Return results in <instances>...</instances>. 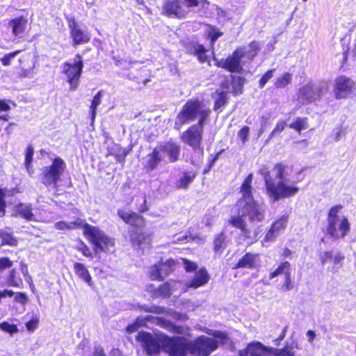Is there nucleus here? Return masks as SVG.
<instances>
[{"mask_svg": "<svg viewBox=\"0 0 356 356\" xmlns=\"http://www.w3.org/2000/svg\"><path fill=\"white\" fill-rule=\"evenodd\" d=\"M136 340L149 355L158 353L162 347L170 356H186L187 353L209 356L218 346L216 339L204 335L189 341L184 337L170 338L164 334L156 339L149 333L139 332Z\"/></svg>", "mask_w": 356, "mask_h": 356, "instance_id": "obj_1", "label": "nucleus"}, {"mask_svg": "<svg viewBox=\"0 0 356 356\" xmlns=\"http://www.w3.org/2000/svg\"><path fill=\"white\" fill-rule=\"evenodd\" d=\"M245 83V78L239 76H232V90L229 89L228 92H232L234 95H239L242 93L243 87ZM227 82L222 84L223 88H229V87H225V85H227Z\"/></svg>", "mask_w": 356, "mask_h": 356, "instance_id": "obj_29", "label": "nucleus"}, {"mask_svg": "<svg viewBox=\"0 0 356 356\" xmlns=\"http://www.w3.org/2000/svg\"><path fill=\"white\" fill-rule=\"evenodd\" d=\"M203 126L193 125L181 135V140L190 145L195 151L202 154L203 148L201 147Z\"/></svg>", "mask_w": 356, "mask_h": 356, "instance_id": "obj_14", "label": "nucleus"}, {"mask_svg": "<svg viewBox=\"0 0 356 356\" xmlns=\"http://www.w3.org/2000/svg\"><path fill=\"white\" fill-rule=\"evenodd\" d=\"M27 19L23 16L15 17L8 24L12 34L17 38H22L27 27Z\"/></svg>", "mask_w": 356, "mask_h": 356, "instance_id": "obj_21", "label": "nucleus"}, {"mask_svg": "<svg viewBox=\"0 0 356 356\" xmlns=\"http://www.w3.org/2000/svg\"><path fill=\"white\" fill-rule=\"evenodd\" d=\"M149 277L152 280H162V276L158 264L152 266L149 270Z\"/></svg>", "mask_w": 356, "mask_h": 356, "instance_id": "obj_51", "label": "nucleus"}, {"mask_svg": "<svg viewBox=\"0 0 356 356\" xmlns=\"http://www.w3.org/2000/svg\"><path fill=\"white\" fill-rule=\"evenodd\" d=\"M33 153H34L33 147L31 145L28 146L26 148V152L25 165H26V169L29 173L31 172H30V166H31V163L33 160Z\"/></svg>", "mask_w": 356, "mask_h": 356, "instance_id": "obj_49", "label": "nucleus"}, {"mask_svg": "<svg viewBox=\"0 0 356 356\" xmlns=\"http://www.w3.org/2000/svg\"><path fill=\"white\" fill-rule=\"evenodd\" d=\"M194 54L197 56L198 60L201 63L207 62L208 60V56L206 54L207 50L204 48V47L202 44H195L194 46Z\"/></svg>", "mask_w": 356, "mask_h": 356, "instance_id": "obj_39", "label": "nucleus"}, {"mask_svg": "<svg viewBox=\"0 0 356 356\" xmlns=\"http://www.w3.org/2000/svg\"><path fill=\"white\" fill-rule=\"evenodd\" d=\"M5 195L1 189H0V217L5 214V202L3 200Z\"/></svg>", "mask_w": 356, "mask_h": 356, "instance_id": "obj_61", "label": "nucleus"}, {"mask_svg": "<svg viewBox=\"0 0 356 356\" xmlns=\"http://www.w3.org/2000/svg\"><path fill=\"white\" fill-rule=\"evenodd\" d=\"M76 250L81 252L84 256L87 257H93V254L90 248L82 241H81L76 246Z\"/></svg>", "mask_w": 356, "mask_h": 356, "instance_id": "obj_53", "label": "nucleus"}, {"mask_svg": "<svg viewBox=\"0 0 356 356\" xmlns=\"http://www.w3.org/2000/svg\"><path fill=\"white\" fill-rule=\"evenodd\" d=\"M292 74L285 72L280 76L277 78L274 82V86L276 88H283L289 85L292 80Z\"/></svg>", "mask_w": 356, "mask_h": 356, "instance_id": "obj_36", "label": "nucleus"}, {"mask_svg": "<svg viewBox=\"0 0 356 356\" xmlns=\"http://www.w3.org/2000/svg\"><path fill=\"white\" fill-rule=\"evenodd\" d=\"M195 175L184 173L177 182V187L181 188H186L193 181Z\"/></svg>", "mask_w": 356, "mask_h": 356, "instance_id": "obj_40", "label": "nucleus"}, {"mask_svg": "<svg viewBox=\"0 0 356 356\" xmlns=\"http://www.w3.org/2000/svg\"><path fill=\"white\" fill-rule=\"evenodd\" d=\"M343 259H344V256L341 253L337 252V253L334 254L332 255V262L333 263V266L330 268L331 270L333 271V270H337V269H339L341 266L342 261H343Z\"/></svg>", "mask_w": 356, "mask_h": 356, "instance_id": "obj_45", "label": "nucleus"}, {"mask_svg": "<svg viewBox=\"0 0 356 356\" xmlns=\"http://www.w3.org/2000/svg\"><path fill=\"white\" fill-rule=\"evenodd\" d=\"M62 72L66 76L71 90H75L79 84V79L83 72V63L80 55H76L73 59L64 63Z\"/></svg>", "mask_w": 356, "mask_h": 356, "instance_id": "obj_10", "label": "nucleus"}, {"mask_svg": "<svg viewBox=\"0 0 356 356\" xmlns=\"http://www.w3.org/2000/svg\"><path fill=\"white\" fill-rule=\"evenodd\" d=\"M259 173L264 176L266 194L273 202L293 197L299 192L300 181L294 178L291 170L284 165L277 164L270 172L262 168Z\"/></svg>", "mask_w": 356, "mask_h": 356, "instance_id": "obj_2", "label": "nucleus"}, {"mask_svg": "<svg viewBox=\"0 0 356 356\" xmlns=\"http://www.w3.org/2000/svg\"><path fill=\"white\" fill-rule=\"evenodd\" d=\"M291 264L288 261H283L275 268L273 271L269 274V278L270 280L283 275L284 277L291 275Z\"/></svg>", "mask_w": 356, "mask_h": 356, "instance_id": "obj_31", "label": "nucleus"}, {"mask_svg": "<svg viewBox=\"0 0 356 356\" xmlns=\"http://www.w3.org/2000/svg\"><path fill=\"white\" fill-rule=\"evenodd\" d=\"M83 234L94 246L96 254L101 252L112 253L115 250V243L112 238L108 236L98 227L90 225H85Z\"/></svg>", "mask_w": 356, "mask_h": 356, "instance_id": "obj_6", "label": "nucleus"}, {"mask_svg": "<svg viewBox=\"0 0 356 356\" xmlns=\"http://www.w3.org/2000/svg\"><path fill=\"white\" fill-rule=\"evenodd\" d=\"M39 317L37 315L32 316L31 318L26 323V328L29 332H33L38 327Z\"/></svg>", "mask_w": 356, "mask_h": 356, "instance_id": "obj_46", "label": "nucleus"}, {"mask_svg": "<svg viewBox=\"0 0 356 356\" xmlns=\"http://www.w3.org/2000/svg\"><path fill=\"white\" fill-rule=\"evenodd\" d=\"M205 33L211 40V44L213 45L215 41L222 35V32L219 29L214 26L208 25L205 30Z\"/></svg>", "mask_w": 356, "mask_h": 356, "instance_id": "obj_35", "label": "nucleus"}, {"mask_svg": "<svg viewBox=\"0 0 356 356\" xmlns=\"http://www.w3.org/2000/svg\"><path fill=\"white\" fill-rule=\"evenodd\" d=\"M142 309L147 312L150 313H154V314H166L168 315L172 316L174 318L176 319H181L184 320L186 318V315L177 313V312H172V310L170 309H167L163 307L160 306H156V305H152V306H143Z\"/></svg>", "mask_w": 356, "mask_h": 356, "instance_id": "obj_25", "label": "nucleus"}, {"mask_svg": "<svg viewBox=\"0 0 356 356\" xmlns=\"http://www.w3.org/2000/svg\"><path fill=\"white\" fill-rule=\"evenodd\" d=\"M249 127L245 126L238 133V137L242 141L243 144H244L248 140L249 136Z\"/></svg>", "mask_w": 356, "mask_h": 356, "instance_id": "obj_57", "label": "nucleus"}, {"mask_svg": "<svg viewBox=\"0 0 356 356\" xmlns=\"http://www.w3.org/2000/svg\"><path fill=\"white\" fill-rule=\"evenodd\" d=\"M328 90L327 81L309 82L299 89L298 99L302 103L315 102L320 100Z\"/></svg>", "mask_w": 356, "mask_h": 356, "instance_id": "obj_9", "label": "nucleus"}, {"mask_svg": "<svg viewBox=\"0 0 356 356\" xmlns=\"http://www.w3.org/2000/svg\"><path fill=\"white\" fill-rule=\"evenodd\" d=\"M13 266V261L7 257L0 258V274Z\"/></svg>", "mask_w": 356, "mask_h": 356, "instance_id": "obj_56", "label": "nucleus"}, {"mask_svg": "<svg viewBox=\"0 0 356 356\" xmlns=\"http://www.w3.org/2000/svg\"><path fill=\"white\" fill-rule=\"evenodd\" d=\"M242 50V56L247 62H251L260 50L259 43L252 42L248 46L238 48Z\"/></svg>", "mask_w": 356, "mask_h": 356, "instance_id": "obj_26", "label": "nucleus"}, {"mask_svg": "<svg viewBox=\"0 0 356 356\" xmlns=\"http://www.w3.org/2000/svg\"><path fill=\"white\" fill-rule=\"evenodd\" d=\"M274 69L267 71L260 79L259 82V86L260 88H263L266 83L273 76Z\"/></svg>", "mask_w": 356, "mask_h": 356, "instance_id": "obj_54", "label": "nucleus"}, {"mask_svg": "<svg viewBox=\"0 0 356 356\" xmlns=\"http://www.w3.org/2000/svg\"><path fill=\"white\" fill-rule=\"evenodd\" d=\"M186 4L180 0H167L163 5V13L168 16L178 18L184 17L190 8L201 7L205 8L209 2L207 0H185Z\"/></svg>", "mask_w": 356, "mask_h": 356, "instance_id": "obj_8", "label": "nucleus"}, {"mask_svg": "<svg viewBox=\"0 0 356 356\" xmlns=\"http://www.w3.org/2000/svg\"><path fill=\"white\" fill-rule=\"evenodd\" d=\"M229 88L226 90H222L218 94V97L216 99L214 109L217 110L223 106L227 102V94Z\"/></svg>", "mask_w": 356, "mask_h": 356, "instance_id": "obj_43", "label": "nucleus"}, {"mask_svg": "<svg viewBox=\"0 0 356 356\" xmlns=\"http://www.w3.org/2000/svg\"><path fill=\"white\" fill-rule=\"evenodd\" d=\"M327 233L334 239L342 238L349 232L350 227L348 218L342 213V207L334 206L329 211Z\"/></svg>", "mask_w": 356, "mask_h": 356, "instance_id": "obj_5", "label": "nucleus"}, {"mask_svg": "<svg viewBox=\"0 0 356 356\" xmlns=\"http://www.w3.org/2000/svg\"><path fill=\"white\" fill-rule=\"evenodd\" d=\"M268 124V118L266 117H262L261 120V128L259 132V135H261L265 131V128Z\"/></svg>", "mask_w": 356, "mask_h": 356, "instance_id": "obj_63", "label": "nucleus"}, {"mask_svg": "<svg viewBox=\"0 0 356 356\" xmlns=\"http://www.w3.org/2000/svg\"><path fill=\"white\" fill-rule=\"evenodd\" d=\"M15 212L27 220H35L32 209L28 204H19L15 207Z\"/></svg>", "mask_w": 356, "mask_h": 356, "instance_id": "obj_32", "label": "nucleus"}, {"mask_svg": "<svg viewBox=\"0 0 356 356\" xmlns=\"http://www.w3.org/2000/svg\"><path fill=\"white\" fill-rule=\"evenodd\" d=\"M179 284V282H167L162 285H161L152 294L153 298H167L169 297L172 291H174V288Z\"/></svg>", "mask_w": 356, "mask_h": 356, "instance_id": "obj_28", "label": "nucleus"}, {"mask_svg": "<svg viewBox=\"0 0 356 356\" xmlns=\"http://www.w3.org/2000/svg\"><path fill=\"white\" fill-rule=\"evenodd\" d=\"M15 300L17 302H19L22 305H25L27 301L28 298L26 294L20 292H17L15 295Z\"/></svg>", "mask_w": 356, "mask_h": 356, "instance_id": "obj_60", "label": "nucleus"}, {"mask_svg": "<svg viewBox=\"0 0 356 356\" xmlns=\"http://www.w3.org/2000/svg\"><path fill=\"white\" fill-rule=\"evenodd\" d=\"M333 253L332 252H323L320 254V259L323 265L332 261Z\"/></svg>", "mask_w": 356, "mask_h": 356, "instance_id": "obj_58", "label": "nucleus"}, {"mask_svg": "<svg viewBox=\"0 0 356 356\" xmlns=\"http://www.w3.org/2000/svg\"><path fill=\"white\" fill-rule=\"evenodd\" d=\"M65 168V163L60 157L54 159L52 163L43 169V184L46 186L54 184L56 186Z\"/></svg>", "mask_w": 356, "mask_h": 356, "instance_id": "obj_11", "label": "nucleus"}, {"mask_svg": "<svg viewBox=\"0 0 356 356\" xmlns=\"http://www.w3.org/2000/svg\"><path fill=\"white\" fill-rule=\"evenodd\" d=\"M0 329L11 334L18 332L17 327L15 325L10 324L6 321L0 323Z\"/></svg>", "mask_w": 356, "mask_h": 356, "instance_id": "obj_48", "label": "nucleus"}, {"mask_svg": "<svg viewBox=\"0 0 356 356\" xmlns=\"http://www.w3.org/2000/svg\"><path fill=\"white\" fill-rule=\"evenodd\" d=\"M161 152L156 147L151 154H149L144 161V167L147 171H152L158 165L164 161L161 156Z\"/></svg>", "mask_w": 356, "mask_h": 356, "instance_id": "obj_24", "label": "nucleus"}, {"mask_svg": "<svg viewBox=\"0 0 356 356\" xmlns=\"http://www.w3.org/2000/svg\"><path fill=\"white\" fill-rule=\"evenodd\" d=\"M22 53L21 50H17L8 54H5L0 58V61L3 66H9L11 61L19 54Z\"/></svg>", "mask_w": 356, "mask_h": 356, "instance_id": "obj_41", "label": "nucleus"}, {"mask_svg": "<svg viewBox=\"0 0 356 356\" xmlns=\"http://www.w3.org/2000/svg\"><path fill=\"white\" fill-rule=\"evenodd\" d=\"M253 175L250 173L243 181L240 193L241 197L237 201L236 207L238 216H232L229 224L240 229L247 235L245 219L251 222H259L264 220L266 208L264 204L255 201L252 195V181Z\"/></svg>", "mask_w": 356, "mask_h": 356, "instance_id": "obj_3", "label": "nucleus"}, {"mask_svg": "<svg viewBox=\"0 0 356 356\" xmlns=\"http://www.w3.org/2000/svg\"><path fill=\"white\" fill-rule=\"evenodd\" d=\"M0 237L2 239L3 245H8L10 246L17 245V240L15 237L12 236L10 233L1 232Z\"/></svg>", "mask_w": 356, "mask_h": 356, "instance_id": "obj_44", "label": "nucleus"}, {"mask_svg": "<svg viewBox=\"0 0 356 356\" xmlns=\"http://www.w3.org/2000/svg\"><path fill=\"white\" fill-rule=\"evenodd\" d=\"M86 221L81 218H76L74 221L70 222H65V221H59L55 223V228L59 230H70L79 227H83L85 229V225H88Z\"/></svg>", "mask_w": 356, "mask_h": 356, "instance_id": "obj_27", "label": "nucleus"}, {"mask_svg": "<svg viewBox=\"0 0 356 356\" xmlns=\"http://www.w3.org/2000/svg\"><path fill=\"white\" fill-rule=\"evenodd\" d=\"M158 266H159L162 279H163L175 268L176 261L173 259H169L164 263H159Z\"/></svg>", "mask_w": 356, "mask_h": 356, "instance_id": "obj_34", "label": "nucleus"}, {"mask_svg": "<svg viewBox=\"0 0 356 356\" xmlns=\"http://www.w3.org/2000/svg\"><path fill=\"white\" fill-rule=\"evenodd\" d=\"M242 52L241 49L237 48L232 55L228 56L226 59L216 60V65L231 72L242 73L243 71V66L246 62L241 54Z\"/></svg>", "mask_w": 356, "mask_h": 356, "instance_id": "obj_13", "label": "nucleus"}, {"mask_svg": "<svg viewBox=\"0 0 356 356\" xmlns=\"http://www.w3.org/2000/svg\"><path fill=\"white\" fill-rule=\"evenodd\" d=\"M289 216V214L286 213L282 215L272 224L264 238L262 242L264 246H268V243L275 241L277 236L284 231L288 224Z\"/></svg>", "mask_w": 356, "mask_h": 356, "instance_id": "obj_15", "label": "nucleus"}, {"mask_svg": "<svg viewBox=\"0 0 356 356\" xmlns=\"http://www.w3.org/2000/svg\"><path fill=\"white\" fill-rule=\"evenodd\" d=\"M293 289L292 281L291 275L284 277V284L282 286V289L284 291H289Z\"/></svg>", "mask_w": 356, "mask_h": 356, "instance_id": "obj_59", "label": "nucleus"}, {"mask_svg": "<svg viewBox=\"0 0 356 356\" xmlns=\"http://www.w3.org/2000/svg\"><path fill=\"white\" fill-rule=\"evenodd\" d=\"M68 26L70 31V36L72 38L74 45H78L88 42L90 40V35L81 29L77 24L74 18L68 20Z\"/></svg>", "mask_w": 356, "mask_h": 356, "instance_id": "obj_17", "label": "nucleus"}, {"mask_svg": "<svg viewBox=\"0 0 356 356\" xmlns=\"http://www.w3.org/2000/svg\"><path fill=\"white\" fill-rule=\"evenodd\" d=\"M209 334H213L216 339L220 340V343H224V340L227 339V334L224 332L215 331L213 334L209 333Z\"/></svg>", "mask_w": 356, "mask_h": 356, "instance_id": "obj_62", "label": "nucleus"}, {"mask_svg": "<svg viewBox=\"0 0 356 356\" xmlns=\"http://www.w3.org/2000/svg\"><path fill=\"white\" fill-rule=\"evenodd\" d=\"M7 282L10 286L15 287H20L23 284L22 278L17 275L15 269L10 270L7 278Z\"/></svg>", "mask_w": 356, "mask_h": 356, "instance_id": "obj_38", "label": "nucleus"}, {"mask_svg": "<svg viewBox=\"0 0 356 356\" xmlns=\"http://www.w3.org/2000/svg\"><path fill=\"white\" fill-rule=\"evenodd\" d=\"M260 263L261 260L258 254L248 252L243 255L238 263L232 266V268H256L260 266Z\"/></svg>", "mask_w": 356, "mask_h": 356, "instance_id": "obj_20", "label": "nucleus"}, {"mask_svg": "<svg viewBox=\"0 0 356 356\" xmlns=\"http://www.w3.org/2000/svg\"><path fill=\"white\" fill-rule=\"evenodd\" d=\"M131 238L134 243H137L141 248H144L145 245L149 244V238H145L143 234H139L137 236H131Z\"/></svg>", "mask_w": 356, "mask_h": 356, "instance_id": "obj_47", "label": "nucleus"}, {"mask_svg": "<svg viewBox=\"0 0 356 356\" xmlns=\"http://www.w3.org/2000/svg\"><path fill=\"white\" fill-rule=\"evenodd\" d=\"M161 153L163 161L168 159L169 162H175L178 160L180 152V147L175 143L168 142L163 145L156 147Z\"/></svg>", "mask_w": 356, "mask_h": 356, "instance_id": "obj_18", "label": "nucleus"}, {"mask_svg": "<svg viewBox=\"0 0 356 356\" xmlns=\"http://www.w3.org/2000/svg\"><path fill=\"white\" fill-rule=\"evenodd\" d=\"M225 247V236L223 233L219 234L214 240V249L216 252H221Z\"/></svg>", "mask_w": 356, "mask_h": 356, "instance_id": "obj_42", "label": "nucleus"}, {"mask_svg": "<svg viewBox=\"0 0 356 356\" xmlns=\"http://www.w3.org/2000/svg\"><path fill=\"white\" fill-rule=\"evenodd\" d=\"M118 215L124 222L131 226L140 227L145 225L144 218L130 210L119 209L118 211Z\"/></svg>", "mask_w": 356, "mask_h": 356, "instance_id": "obj_19", "label": "nucleus"}, {"mask_svg": "<svg viewBox=\"0 0 356 356\" xmlns=\"http://www.w3.org/2000/svg\"><path fill=\"white\" fill-rule=\"evenodd\" d=\"M147 321H151L152 323L158 325L159 326L170 331L173 333L183 334L184 328L179 326L174 325L170 321L160 317H154L151 315H148L145 317Z\"/></svg>", "mask_w": 356, "mask_h": 356, "instance_id": "obj_22", "label": "nucleus"}, {"mask_svg": "<svg viewBox=\"0 0 356 356\" xmlns=\"http://www.w3.org/2000/svg\"><path fill=\"white\" fill-rule=\"evenodd\" d=\"M209 280V275L206 269L202 268L195 273L191 281L186 283V286L188 288L197 289L207 284Z\"/></svg>", "mask_w": 356, "mask_h": 356, "instance_id": "obj_23", "label": "nucleus"}, {"mask_svg": "<svg viewBox=\"0 0 356 356\" xmlns=\"http://www.w3.org/2000/svg\"><path fill=\"white\" fill-rule=\"evenodd\" d=\"M37 57L33 54L24 53L18 58V65L15 67L17 74L22 78H31L35 72Z\"/></svg>", "mask_w": 356, "mask_h": 356, "instance_id": "obj_12", "label": "nucleus"}, {"mask_svg": "<svg viewBox=\"0 0 356 356\" xmlns=\"http://www.w3.org/2000/svg\"><path fill=\"white\" fill-rule=\"evenodd\" d=\"M102 91H99L93 97L91 105L90 106V115L91 118V124L94 123L96 114H97V108L99 105L102 103Z\"/></svg>", "mask_w": 356, "mask_h": 356, "instance_id": "obj_33", "label": "nucleus"}, {"mask_svg": "<svg viewBox=\"0 0 356 356\" xmlns=\"http://www.w3.org/2000/svg\"><path fill=\"white\" fill-rule=\"evenodd\" d=\"M289 127L300 133L301 131L307 129V119L306 118H297L293 122L289 124Z\"/></svg>", "mask_w": 356, "mask_h": 356, "instance_id": "obj_37", "label": "nucleus"}, {"mask_svg": "<svg viewBox=\"0 0 356 356\" xmlns=\"http://www.w3.org/2000/svg\"><path fill=\"white\" fill-rule=\"evenodd\" d=\"M191 241H196L197 242V241H203V239L200 238L197 236H192L191 234L190 235L184 234V235L177 237L176 241L175 242V243H186V242H189Z\"/></svg>", "mask_w": 356, "mask_h": 356, "instance_id": "obj_50", "label": "nucleus"}, {"mask_svg": "<svg viewBox=\"0 0 356 356\" xmlns=\"http://www.w3.org/2000/svg\"><path fill=\"white\" fill-rule=\"evenodd\" d=\"M286 122L284 120H279L270 134V138H272L273 136L280 134L286 127Z\"/></svg>", "mask_w": 356, "mask_h": 356, "instance_id": "obj_52", "label": "nucleus"}, {"mask_svg": "<svg viewBox=\"0 0 356 356\" xmlns=\"http://www.w3.org/2000/svg\"><path fill=\"white\" fill-rule=\"evenodd\" d=\"M210 110L199 101H188L178 114L175 126L179 129L186 123L197 120V125L203 126L204 120L208 118Z\"/></svg>", "mask_w": 356, "mask_h": 356, "instance_id": "obj_4", "label": "nucleus"}, {"mask_svg": "<svg viewBox=\"0 0 356 356\" xmlns=\"http://www.w3.org/2000/svg\"><path fill=\"white\" fill-rule=\"evenodd\" d=\"M355 89L354 81L344 76H339L335 80L334 92L337 99L346 98Z\"/></svg>", "mask_w": 356, "mask_h": 356, "instance_id": "obj_16", "label": "nucleus"}, {"mask_svg": "<svg viewBox=\"0 0 356 356\" xmlns=\"http://www.w3.org/2000/svg\"><path fill=\"white\" fill-rule=\"evenodd\" d=\"M139 321H140V319L138 318V321L135 323H133V324L129 325V326H127V332H129V333H132L134 332H136L138 329V327L140 326Z\"/></svg>", "mask_w": 356, "mask_h": 356, "instance_id": "obj_64", "label": "nucleus"}, {"mask_svg": "<svg viewBox=\"0 0 356 356\" xmlns=\"http://www.w3.org/2000/svg\"><path fill=\"white\" fill-rule=\"evenodd\" d=\"M294 346L287 345L282 349H277L264 346L255 341L248 345L245 349L240 352V356H294Z\"/></svg>", "mask_w": 356, "mask_h": 356, "instance_id": "obj_7", "label": "nucleus"}, {"mask_svg": "<svg viewBox=\"0 0 356 356\" xmlns=\"http://www.w3.org/2000/svg\"><path fill=\"white\" fill-rule=\"evenodd\" d=\"M74 269L76 275L79 278L86 282L89 286L92 285V277L88 270L83 264L75 262L74 264Z\"/></svg>", "mask_w": 356, "mask_h": 356, "instance_id": "obj_30", "label": "nucleus"}, {"mask_svg": "<svg viewBox=\"0 0 356 356\" xmlns=\"http://www.w3.org/2000/svg\"><path fill=\"white\" fill-rule=\"evenodd\" d=\"M182 264L184 266V268L187 272H191L197 269V266L195 262L191 261L186 259H180Z\"/></svg>", "mask_w": 356, "mask_h": 356, "instance_id": "obj_55", "label": "nucleus"}]
</instances>
